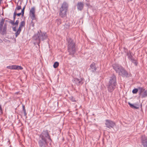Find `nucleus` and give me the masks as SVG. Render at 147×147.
<instances>
[{
	"label": "nucleus",
	"instance_id": "obj_1",
	"mask_svg": "<svg viewBox=\"0 0 147 147\" xmlns=\"http://www.w3.org/2000/svg\"><path fill=\"white\" fill-rule=\"evenodd\" d=\"M47 139H48L50 141H51L48 131H43L40 135L39 138L38 144L40 147H46L47 145L46 141Z\"/></svg>",
	"mask_w": 147,
	"mask_h": 147
},
{
	"label": "nucleus",
	"instance_id": "obj_2",
	"mask_svg": "<svg viewBox=\"0 0 147 147\" xmlns=\"http://www.w3.org/2000/svg\"><path fill=\"white\" fill-rule=\"evenodd\" d=\"M117 85L116 76L113 74L110 77L107 86L108 91L112 92L115 89Z\"/></svg>",
	"mask_w": 147,
	"mask_h": 147
},
{
	"label": "nucleus",
	"instance_id": "obj_3",
	"mask_svg": "<svg viewBox=\"0 0 147 147\" xmlns=\"http://www.w3.org/2000/svg\"><path fill=\"white\" fill-rule=\"evenodd\" d=\"M68 43V50L69 54L73 55L75 52V45L73 40L70 38L67 39Z\"/></svg>",
	"mask_w": 147,
	"mask_h": 147
},
{
	"label": "nucleus",
	"instance_id": "obj_4",
	"mask_svg": "<svg viewBox=\"0 0 147 147\" xmlns=\"http://www.w3.org/2000/svg\"><path fill=\"white\" fill-rule=\"evenodd\" d=\"M68 5L65 2H64L60 8L59 15L62 18L66 16V12L67 11Z\"/></svg>",
	"mask_w": 147,
	"mask_h": 147
},
{
	"label": "nucleus",
	"instance_id": "obj_5",
	"mask_svg": "<svg viewBox=\"0 0 147 147\" xmlns=\"http://www.w3.org/2000/svg\"><path fill=\"white\" fill-rule=\"evenodd\" d=\"M47 35L45 33L42 32L41 30L37 32V39H38L39 42L45 39L47 37Z\"/></svg>",
	"mask_w": 147,
	"mask_h": 147
},
{
	"label": "nucleus",
	"instance_id": "obj_6",
	"mask_svg": "<svg viewBox=\"0 0 147 147\" xmlns=\"http://www.w3.org/2000/svg\"><path fill=\"white\" fill-rule=\"evenodd\" d=\"M105 124L106 127L109 129L113 128L115 125V123L114 121L108 119L105 120Z\"/></svg>",
	"mask_w": 147,
	"mask_h": 147
},
{
	"label": "nucleus",
	"instance_id": "obj_7",
	"mask_svg": "<svg viewBox=\"0 0 147 147\" xmlns=\"http://www.w3.org/2000/svg\"><path fill=\"white\" fill-rule=\"evenodd\" d=\"M35 8L33 7L31 8L29 12V17L32 20L36 19V14H35Z\"/></svg>",
	"mask_w": 147,
	"mask_h": 147
},
{
	"label": "nucleus",
	"instance_id": "obj_8",
	"mask_svg": "<svg viewBox=\"0 0 147 147\" xmlns=\"http://www.w3.org/2000/svg\"><path fill=\"white\" fill-rule=\"evenodd\" d=\"M73 82L75 83L77 85H81L84 82V79L83 78L78 79L74 78L73 80Z\"/></svg>",
	"mask_w": 147,
	"mask_h": 147
},
{
	"label": "nucleus",
	"instance_id": "obj_9",
	"mask_svg": "<svg viewBox=\"0 0 147 147\" xmlns=\"http://www.w3.org/2000/svg\"><path fill=\"white\" fill-rule=\"evenodd\" d=\"M141 141L144 147H147V137L142 135L141 137Z\"/></svg>",
	"mask_w": 147,
	"mask_h": 147
},
{
	"label": "nucleus",
	"instance_id": "obj_10",
	"mask_svg": "<svg viewBox=\"0 0 147 147\" xmlns=\"http://www.w3.org/2000/svg\"><path fill=\"white\" fill-rule=\"evenodd\" d=\"M122 69L120 72L119 74V75L122 76L123 77H127L128 76V74L127 71L123 68Z\"/></svg>",
	"mask_w": 147,
	"mask_h": 147
},
{
	"label": "nucleus",
	"instance_id": "obj_11",
	"mask_svg": "<svg viewBox=\"0 0 147 147\" xmlns=\"http://www.w3.org/2000/svg\"><path fill=\"white\" fill-rule=\"evenodd\" d=\"M77 8L80 11H82L83 8L84 4L83 2H78L77 4Z\"/></svg>",
	"mask_w": 147,
	"mask_h": 147
},
{
	"label": "nucleus",
	"instance_id": "obj_12",
	"mask_svg": "<svg viewBox=\"0 0 147 147\" xmlns=\"http://www.w3.org/2000/svg\"><path fill=\"white\" fill-rule=\"evenodd\" d=\"M97 68L95 66V64L94 63H92L90 65V68L89 69L92 73L95 72Z\"/></svg>",
	"mask_w": 147,
	"mask_h": 147
},
{
	"label": "nucleus",
	"instance_id": "obj_13",
	"mask_svg": "<svg viewBox=\"0 0 147 147\" xmlns=\"http://www.w3.org/2000/svg\"><path fill=\"white\" fill-rule=\"evenodd\" d=\"M122 67L121 66L118 64H115L113 65V68L116 71V72H118L119 69H121Z\"/></svg>",
	"mask_w": 147,
	"mask_h": 147
},
{
	"label": "nucleus",
	"instance_id": "obj_14",
	"mask_svg": "<svg viewBox=\"0 0 147 147\" xmlns=\"http://www.w3.org/2000/svg\"><path fill=\"white\" fill-rule=\"evenodd\" d=\"M125 53H127V55L128 56V57L129 59L131 60L133 58L132 53L130 51L129 52L127 50L125 49Z\"/></svg>",
	"mask_w": 147,
	"mask_h": 147
},
{
	"label": "nucleus",
	"instance_id": "obj_15",
	"mask_svg": "<svg viewBox=\"0 0 147 147\" xmlns=\"http://www.w3.org/2000/svg\"><path fill=\"white\" fill-rule=\"evenodd\" d=\"M138 89L139 96H140L141 94L144 91V89L143 88L140 87L138 88Z\"/></svg>",
	"mask_w": 147,
	"mask_h": 147
},
{
	"label": "nucleus",
	"instance_id": "obj_16",
	"mask_svg": "<svg viewBox=\"0 0 147 147\" xmlns=\"http://www.w3.org/2000/svg\"><path fill=\"white\" fill-rule=\"evenodd\" d=\"M140 97H141L142 98H145V97H147V92L146 90H144V92L141 94V95Z\"/></svg>",
	"mask_w": 147,
	"mask_h": 147
},
{
	"label": "nucleus",
	"instance_id": "obj_17",
	"mask_svg": "<svg viewBox=\"0 0 147 147\" xmlns=\"http://www.w3.org/2000/svg\"><path fill=\"white\" fill-rule=\"evenodd\" d=\"M16 65H12L11 66H7V68L11 69H16Z\"/></svg>",
	"mask_w": 147,
	"mask_h": 147
},
{
	"label": "nucleus",
	"instance_id": "obj_18",
	"mask_svg": "<svg viewBox=\"0 0 147 147\" xmlns=\"http://www.w3.org/2000/svg\"><path fill=\"white\" fill-rule=\"evenodd\" d=\"M4 22V20L2 19L0 22V31H1Z\"/></svg>",
	"mask_w": 147,
	"mask_h": 147
},
{
	"label": "nucleus",
	"instance_id": "obj_19",
	"mask_svg": "<svg viewBox=\"0 0 147 147\" xmlns=\"http://www.w3.org/2000/svg\"><path fill=\"white\" fill-rule=\"evenodd\" d=\"M128 104L130 107L133 109H137L139 108L138 107L135 106L133 104H131L129 102Z\"/></svg>",
	"mask_w": 147,
	"mask_h": 147
},
{
	"label": "nucleus",
	"instance_id": "obj_20",
	"mask_svg": "<svg viewBox=\"0 0 147 147\" xmlns=\"http://www.w3.org/2000/svg\"><path fill=\"white\" fill-rule=\"evenodd\" d=\"M70 26L68 22L65 23V24L64 25V28L65 29H68Z\"/></svg>",
	"mask_w": 147,
	"mask_h": 147
},
{
	"label": "nucleus",
	"instance_id": "obj_21",
	"mask_svg": "<svg viewBox=\"0 0 147 147\" xmlns=\"http://www.w3.org/2000/svg\"><path fill=\"white\" fill-rule=\"evenodd\" d=\"M21 2H20V5H21ZM18 3L17 5V6L15 9V11H16V10H19L21 9V7L20 5H18Z\"/></svg>",
	"mask_w": 147,
	"mask_h": 147
},
{
	"label": "nucleus",
	"instance_id": "obj_22",
	"mask_svg": "<svg viewBox=\"0 0 147 147\" xmlns=\"http://www.w3.org/2000/svg\"><path fill=\"white\" fill-rule=\"evenodd\" d=\"M56 22L57 23L58 25H60L61 23V19H57L56 21Z\"/></svg>",
	"mask_w": 147,
	"mask_h": 147
},
{
	"label": "nucleus",
	"instance_id": "obj_23",
	"mask_svg": "<svg viewBox=\"0 0 147 147\" xmlns=\"http://www.w3.org/2000/svg\"><path fill=\"white\" fill-rule=\"evenodd\" d=\"M133 63H134L135 65L136 66L137 65V61L134 59V58H133L131 59L130 60Z\"/></svg>",
	"mask_w": 147,
	"mask_h": 147
},
{
	"label": "nucleus",
	"instance_id": "obj_24",
	"mask_svg": "<svg viewBox=\"0 0 147 147\" xmlns=\"http://www.w3.org/2000/svg\"><path fill=\"white\" fill-rule=\"evenodd\" d=\"M59 63L58 62H55L53 65V67L54 68H57L59 66Z\"/></svg>",
	"mask_w": 147,
	"mask_h": 147
},
{
	"label": "nucleus",
	"instance_id": "obj_25",
	"mask_svg": "<svg viewBox=\"0 0 147 147\" xmlns=\"http://www.w3.org/2000/svg\"><path fill=\"white\" fill-rule=\"evenodd\" d=\"M69 98L70 100L71 101L73 102H75L76 101V100L74 98V97L72 96H71L69 97Z\"/></svg>",
	"mask_w": 147,
	"mask_h": 147
},
{
	"label": "nucleus",
	"instance_id": "obj_26",
	"mask_svg": "<svg viewBox=\"0 0 147 147\" xmlns=\"http://www.w3.org/2000/svg\"><path fill=\"white\" fill-rule=\"evenodd\" d=\"M138 91V88H135L132 91V92L133 94H136L137 92Z\"/></svg>",
	"mask_w": 147,
	"mask_h": 147
},
{
	"label": "nucleus",
	"instance_id": "obj_27",
	"mask_svg": "<svg viewBox=\"0 0 147 147\" xmlns=\"http://www.w3.org/2000/svg\"><path fill=\"white\" fill-rule=\"evenodd\" d=\"M16 69L17 70H22L23 69V68L20 66L16 65Z\"/></svg>",
	"mask_w": 147,
	"mask_h": 147
},
{
	"label": "nucleus",
	"instance_id": "obj_28",
	"mask_svg": "<svg viewBox=\"0 0 147 147\" xmlns=\"http://www.w3.org/2000/svg\"><path fill=\"white\" fill-rule=\"evenodd\" d=\"M25 24V22H24V21H23L21 22L20 26L21 27H22L23 26H24Z\"/></svg>",
	"mask_w": 147,
	"mask_h": 147
},
{
	"label": "nucleus",
	"instance_id": "obj_29",
	"mask_svg": "<svg viewBox=\"0 0 147 147\" xmlns=\"http://www.w3.org/2000/svg\"><path fill=\"white\" fill-rule=\"evenodd\" d=\"M17 12V11H15L13 13V20H15V18H16V13Z\"/></svg>",
	"mask_w": 147,
	"mask_h": 147
},
{
	"label": "nucleus",
	"instance_id": "obj_30",
	"mask_svg": "<svg viewBox=\"0 0 147 147\" xmlns=\"http://www.w3.org/2000/svg\"><path fill=\"white\" fill-rule=\"evenodd\" d=\"M25 8V6H24L22 9L21 10V12L22 13V16H24V11Z\"/></svg>",
	"mask_w": 147,
	"mask_h": 147
},
{
	"label": "nucleus",
	"instance_id": "obj_31",
	"mask_svg": "<svg viewBox=\"0 0 147 147\" xmlns=\"http://www.w3.org/2000/svg\"><path fill=\"white\" fill-rule=\"evenodd\" d=\"M20 32L19 31H17L15 33L16 37L20 34Z\"/></svg>",
	"mask_w": 147,
	"mask_h": 147
},
{
	"label": "nucleus",
	"instance_id": "obj_32",
	"mask_svg": "<svg viewBox=\"0 0 147 147\" xmlns=\"http://www.w3.org/2000/svg\"><path fill=\"white\" fill-rule=\"evenodd\" d=\"M123 67H122L121 68V69H119V70L118 71V72H117L116 73H118V74L120 72L121 70H122V69Z\"/></svg>",
	"mask_w": 147,
	"mask_h": 147
},
{
	"label": "nucleus",
	"instance_id": "obj_33",
	"mask_svg": "<svg viewBox=\"0 0 147 147\" xmlns=\"http://www.w3.org/2000/svg\"><path fill=\"white\" fill-rule=\"evenodd\" d=\"M123 67H122L121 68V69H119V70L118 71V72H117L116 73H118V74L120 72L121 70H122V69Z\"/></svg>",
	"mask_w": 147,
	"mask_h": 147
},
{
	"label": "nucleus",
	"instance_id": "obj_34",
	"mask_svg": "<svg viewBox=\"0 0 147 147\" xmlns=\"http://www.w3.org/2000/svg\"><path fill=\"white\" fill-rule=\"evenodd\" d=\"M19 23V21L18 20H16L15 23V24H16L18 25Z\"/></svg>",
	"mask_w": 147,
	"mask_h": 147
},
{
	"label": "nucleus",
	"instance_id": "obj_35",
	"mask_svg": "<svg viewBox=\"0 0 147 147\" xmlns=\"http://www.w3.org/2000/svg\"><path fill=\"white\" fill-rule=\"evenodd\" d=\"M33 39L35 40H37V37L36 36V35H34L33 37Z\"/></svg>",
	"mask_w": 147,
	"mask_h": 147
},
{
	"label": "nucleus",
	"instance_id": "obj_36",
	"mask_svg": "<svg viewBox=\"0 0 147 147\" xmlns=\"http://www.w3.org/2000/svg\"><path fill=\"white\" fill-rule=\"evenodd\" d=\"M22 28V27H21V26H19L18 31L20 32L21 30V29Z\"/></svg>",
	"mask_w": 147,
	"mask_h": 147
},
{
	"label": "nucleus",
	"instance_id": "obj_37",
	"mask_svg": "<svg viewBox=\"0 0 147 147\" xmlns=\"http://www.w3.org/2000/svg\"><path fill=\"white\" fill-rule=\"evenodd\" d=\"M21 15H22V13L21 12V13H16V15H17L18 16H20Z\"/></svg>",
	"mask_w": 147,
	"mask_h": 147
},
{
	"label": "nucleus",
	"instance_id": "obj_38",
	"mask_svg": "<svg viewBox=\"0 0 147 147\" xmlns=\"http://www.w3.org/2000/svg\"><path fill=\"white\" fill-rule=\"evenodd\" d=\"M13 28V31H16V27H13L12 28Z\"/></svg>",
	"mask_w": 147,
	"mask_h": 147
},
{
	"label": "nucleus",
	"instance_id": "obj_39",
	"mask_svg": "<svg viewBox=\"0 0 147 147\" xmlns=\"http://www.w3.org/2000/svg\"><path fill=\"white\" fill-rule=\"evenodd\" d=\"M23 111H24V116H26V115H27V113H26V111L25 110H23Z\"/></svg>",
	"mask_w": 147,
	"mask_h": 147
},
{
	"label": "nucleus",
	"instance_id": "obj_40",
	"mask_svg": "<svg viewBox=\"0 0 147 147\" xmlns=\"http://www.w3.org/2000/svg\"><path fill=\"white\" fill-rule=\"evenodd\" d=\"M14 21L13 20V22H11V24L13 25H15V23H14Z\"/></svg>",
	"mask_w": 147,
	"mask_h": 147
},
{
	"label": "nucleus",
	"instance_id": "obj_41",
	"mask_svg": "<svg viewBox=\"0 0 147 147\" xmlns=\"http://www.w3.org/2000/svg\"><path fill=\"white\" fill-rule=\"evenodd\" d=\"M22 108H23V110H25V108H24V105H22Z\"/></svg>",
	"mask_w": 147,
	"mask_h": 147
},
{
	"label": "nucleus",
	"instance_id": "obj_42",
	"mask_svg": "<svg viewBox=\"0 0 147 147\" xmlns=\"http://www.w3.org/2000/svg\"><path fill=\"white\" fill-rule=\"evenodd\" d=\"M3 42V41L0 38V43H2Z\"/></svg>",
	"mask_w": 147,
	"mask_h": 147
},
{
	"label": "nucleus",
	"instance_id": "obj_43",
	"mask_svg": "<svg viewBox=\"0 0 147 147\" xmlns=\"http://www.w3.org/2000/svg\"><path fill=\"white\" fill-rule=\"evenodd\" d=\"M1 110H2L1 107V105H0V111H1Z\"/></svg>",
	"mask_w": 147,
	"mask_h": 147
},
{
	"label": "nucleus",
	"instance_id": "obj_44",
	"mask_svg": "<svg viewBox=\"0 0 147 147\" xmlns=\"http://www.w3.org/2000/svg\"><path fill=\"white\" fill-rule=\"evenodd\" d=\"M130 1H133V0H129Z\"/></svg>",
	"mask_w": 147,
	"mask_h": 147
},
{
	"label": "nucleus",
	"instance_id": "obj_45",
	"mask_svg": "<svg viewBox=\"0 0 147 147\" xmlns=\"http://www.w3.org/2000/svg\"><path fill=\"white\" fill-rule=\"evenodd\" d=\"M35 43H36L35 42H34V44H35Z\"/></svg>",
	"mask_w": 147,
	"mask_h": 147
},
{
	"label": "nucleus",
	"instance_id": "obj_46",
	"mask_svg": "<svg viewBox=\"0 0 147 147\" xmlns=\"http://www.w3.org/2000/svg\"><path fill=\"white\" fill-rule=\"evenodd\" d=\"M2 0H0V1H2Z\"/></svg>",
	"mask_w": 147,
	"mask_h": 147
}]
</instances>
